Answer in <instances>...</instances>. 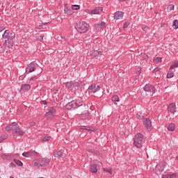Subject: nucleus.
Instances as JSON below:
<instances>
[{
    "label": "nucleus",
    "mask_w": 178,
    "mask_h": 178,
    "mask_svg": "<svg viewBox=\"0 0 178 178\" xmlns=\"http://www.w3.org/2000/svg\"><path fill=\"white\" fill-rule=\"evenodd\" d=\"M90 170L92 173H97L98 172V169H97V164H92L90 165Z\"/></svg>",
    "instance_id": "nucleus-24"
},
{
    "label": "nucleus",
    "mask_w": 178,
    "mask_h": 178,
    "mask_svg": "<svg viewBox=\"0 0 178 178\" xmlns=\"http://www.w3.org/2000/svg\"><path fill=\"white\" fill-rule=\"evenodd\" d=\"M6 131H13V134H19V136H23L24 131H22L20 126L17 122H13L12 124L6 127Z\"/></svg>",
    "instance_id": "nucleus-1"
},
{
    "label": "nucleus",
    "mask_w": 178,
    "mask_h": 178,
    "mask_svg": "<svg viewBox=\"0 0 178 178\" xmlns=\"http://www.w3.org/2000/svg\"><path fill=\"white\" fill-rule=\"evenodd\" d=\"M102 10H104V8L102 7H96L92 10L86 9L85 12L86 13H88L89 15H99L101 12H102Z\"/></svg>",
    "instance_id": "nucleus-8"
},
{
    "label": "nucleus",
    "mask_w": 178,
    "mask_h": 178,
    "mask_svg": "<svg viewBox=\"0 0 178 178\" xmlns=\"http://www.w3.org/2000/svg\"><path fill=\"white\" fill-rule=\"evenodd\" d=\"M162 62V58L157 57L154 60V63L158 64Z\"/></svg>",
    "instance_id": "nucleus-34"
},
{
    "label": "nucleus",
    "mask_w": 178,
    "mask_h": 178,
    "mask_svg": "<svg viewBox=\"0 0 178 178\" xmlns=\"http://www.w3.org/2000/svg\"><path fill=\"white\" fill-rule=\"evenodd\" d=\"M6 140V136H1L0 137V143H2V141H3V140Z\"/></svg>",
    "instance_id": "nucleus-44"
},
{
    "label": "nucleus",
    "mask_w": 178,
    "mask_h": 178,
    "mask_svg": "<svg viewBox=\"0 0 178 178\" xmlns=\"http://www.w3.org/2000/svg\"><path fill=\"white\" fill-rule=\"evenodd\" d=\"M168 112H170V113L176 112V105L175 104L172 103L168 106Z\"/></svg>",
    "instance_id": "nucleus-19"
},
{
    "label": "nucleus",
    "mask_w": 178,
    "mask_h": 178,
    "mask_svg": "<svg viewBox=\"0 0 178 178\" xmlns=\"http://www.w3.org/2000/svg\"><path fill=\"white\" fill-rule=\"evenodd\" d=\"M100 165H102V163H99Z\"/></svg>",
    "instance_id": "nucleus-53"
},
{
    "label": "nucleus",
    "mask_w": 178,
    "mask_h": 178,
    "mask_svg": "<svg viewBox=\"0 0 178 178\" xmlns=\"http://www.w3.org/2000/svg\"><path fill=\"white\" fill-rule=\"evenodd\" d=\"M140 58L142 59V60H148V55H147L145 54H141Z\"/></svg>",
    "instance_id": "nucleus-33"
},
{
    "label": "nucleus",
    "mask_w": 178,
    "mask_h": 178,
    "mask_svg": "<svg viewBox=\"0 0 178 178\" xmlns=\"http://www.w3.org/2000/svg\"><path fill=\"white\" fill-rule=\"evenodd\" d=\"M40 104H42V105H47V101L45 100L41 101Z\"/></svg>",
    "instance_id": "nucleus-48"
},
{
    "label": "nucleus",
    "mask_w": 178,
    "mask_h": 178,
    "mask_svg": "<svg viewBox=\"0 0 178 178\" xmlns=\"http://www.w3.org/2000/svg\"><path fill=\"white\" fill-rule=\"evenodd\" d=\"M148 27H147V26H142V30H143V31H147V30H148Z\"/></svg>",
    "instance_id": "nucleus-47"
},
{
    "label": "nucleus",
    "mask_w": 178,
    "mask_h": 178,
    "mask_svg": "<svg viewBox=\"0 0 178 178\" xmlns=\"http://www.w3.org/2000/svg\"><path fill=\"white\" fill-rule=\"evenodd\" d=\"M34 155V152H24L22 153V156L26 158H30V156H33Z\"/></svg>",
    "instance_id": "nucleus-22"
},
{
    "label": "nucleus",
    "mask_w": 178,
    "mask_h": 178,
    "mask_svg": "<svg viewBox=\"0 0 178 178\" xmlns=\"http://www.w3.org/2000/svg\"><path fill=\"white\" fill-rule=\"evenodd\" d=\"M54 157L57 158V159H60V158H62V156H63V153H62V152L60 151H58L54 152Z\"/></svg>",
    "instance_id": "nucleus-23"
},
{
    "label": "nucleus",
    "mask_w": 178,
    "mask_h": 178,
    "mask_svg": "<svg viewBox=\"0 0 178 178\" xmlns=\"http://www.w3.org/2000/svg\"><path fill=\"white\" fill-rule=\"evenodd\" d=\"M167 9L170 12V10H173L175 9V6H173L172 4L169 5Z\"/></svg>",
    "instance_id": "nucleus-40"
},
{
    "label": "nucleus",
    "mask_w": 178,
    "mask_h": 178,
    "mask_svg": "<svg viewBox=\"0 0 178 178\" xmlns=\"http://www.w3.org/2000/svg\"><path fill=\"white\" fill-rule=\"evenodd\" d=\"M13 162H15V163H16V165H17L18 166H23V163L20 161V160L14 159Z\"/></svg>",
    "instance_id": "nucleus-29"
},
{
    "label": "nucleus",
    "mask_w": 178,
    "mask_h": 178,
    "mask_svg": "<svg viewBox=\"0 0 178 178\" xmlns=\"http://www.w3.org/2000/svg\"><path fill=\"white\" fill-rule=\"evenodd\" d=\"M144 141V135L141 133L136 134L134 138V144L136 148H141Z\"/></svg>",
    "instance_id": "nucleus-5"
},
{
    "label": "nucleus",
    "mask_w": 178,
    "mask_h": 178,
    "mask_svg": "<svg viewBox=\"0 0 178 178\" xmlns=\"http://www.w3.org/2000/svg\"><path fill=\"white\" fill-rule=\"evenodd\" d=\"M143 124L145 128H147V130L149 131V127L152 125L151 122V120L149 118H144L143 119Z\"/></svg>",
    "instance_id": "nucleus-15"
},
{
    "label": "nucleus",
    "mask_w": 178,
    "mask_h": 178,
    "mask_svg": "<svg viewBox=\"0 0 178 178\" xmlns=\"http://www.w3.org/2000/svg\"><path fill=\"white\" fill-rule=\"evenodd\" d=\"M10 178H15V177H13V176H11Z\"/></svg>",
    "instance_id": "nucleus-52"
},
{
    "label": "nucleus",
    "mask_w": 178,
    "mask_h": 178,
    "mask_svg": "<svg viewBox=\"0 0 178 178\" xmlns=\"http://www.w3.org/2000/svg\"><path fill=\"white\" fill-rule=\"evenodd\" d=\"M80 119H81L82 120H87V119H90V113L88 112V111H86L81 114Z\"/></svg>",
    "instance_id": "nucleus-16"
},
{
    "label": "nucleus",
    "mask_w": 178,
    "mask_h": 178,
    "mask_svg": "<svg viewBox=\"0 0 178 178\" xmlns=\"http://www.w3.org/2000/svg\"><path fill=\"white\" fill-rule=\"evenodd\" d=\"M51 137L49 136H45L43 138H42V143H45V141H49Z\"/></svg>",
    "instance_id": "nucleus-37"
},
{
    "label": "nucleus",
    "mask_w": 178,
    "mask_h": 178,
    "mask_svg": "<svg viewBox=\"0 0 178 178\" xmlns=\"http://www.w3.org/2000/svg\"><path fill=\"white\" fill-rule=\"evenodd\" d=\"M3 38L7 39L5 40V42H10L11 41H13V40H15V38H16V36L15 35V33L10 32L9 31V30H6L3 33V34L2 35Z\"/></svg>",
    "instance_id": "nucleus-6"
},
{
    "label": "nucleus",
    "mask_w": 178,
    "mask_h": 178,
    "mask_svg": "<svg viewBox=\"0 0 178 178\" xmlns=\"http://www.w3.org/2000/svg\"><path fill=\"white\" fill-rule=\"evenodd\" d=\"M3 30H5V27L4 26H0V33L1 31H3Z\"/></svg>",
    "instance_id": "nucleus-49"
},
{
    "label": "nucleus",
    "mask_w": 178,
    "mask_h": 178,
    "mask_svg": "<svg viewBox=\"0 0 178 178\" xmlns=\"http://www.w3.org/2000/svg\"><path fill=\"white\" fill-rule=\"evenodd\" d=\"M103 170L104 172H107V173H110V175H112V168H103Z\"/></svg>",
    "instance_id": "nucleus-38"
},
{
    "label": "nucleus",
    "mask_w": 178,
    "mask_h": 178,
    "mask_svg": "<svg viewBox=\"0 0 178 178\" xmlns=\"http://www.w3.org/2000/svg\"><path fill=\"white\" fill-rule=\"evenodd\" d=\"M37 80V76H32L29 79V81H35Z\"/></svg>",
    "instance_id": "nucleus-45"
},
{
    "label": "nucleus",
    "mask_w": 178,
    "mask_h": 178,
    "mask_svg": "<svg viewBox=\"0 0 178 178\" xmlns=\"http://www.w3.org/2000/svg\"><path fill=\"white\" fill-rule=\"evenodd\" d=\"M106 26V23H105V22H101L95 24V29H96V30L99 31V30H102L105 29Z\"/></svg>",
    "instance_id": "nucleus-12"
},
{
    "label": "nucleus",
    "mask_w": 178,
    "mask_h": 178,
    "mask_svg": "<svg viewBox=\"0 0 178 178\" xmlns=\"http://www.w3.org/2000/svg\"><path fill=\"white\" fill-rule=\"evenodd\" d=\"M111 101L113 102H119V96L118 95H114L111 98Z\"/></svg>",
    "instance_id": "nucleus-30"
},
{
    "label": "nucleus",
    "mask_w": 178,
    "mask_h": 178,
    "mask_svg": "<svg viewBox=\"0 0 178 178\" xmlns=\"http://www.w3.org/2000/svg\"><path fill=\"white\" fill-rule=\"evenodd\" d=\"M2 159H5L6 161H8L9 159H10V155L9 154H1V155Z\"/></svg>",
    "instance_id": "nucleus-28"
},
{
    "label": "nucleus",
    "mask_w": 178,
    "mask_h": 178,
    "mask_svg": "<svg viewBox=\"0 0 178 178\" xmlns=\"http://www.w3.org/2000/svg\"><path fill=\"white\" fill-rule=\"evenodd\" d=\"M10 168H16V164L14 163H10Z\"/></svg>",
    "instance_id": "nucleus-46"
},
{
    "label": "nucleus",
    "mask_w": 178,
    "mask_h": 178,
    "mask_svg": "<svg viewBox=\"0 0 178 178\" xmlns=\"http://www.w3.org/2000/svg\"><path fill=\"white\" fill-rule=\"evenodd\" d=\"M34 70H35V64L31 63L26 68V73H32Z\"/></svg>",
    "instance_id": "nucleus-14"
},
{
    "label": "nucleus",
    "mask_w": 178,
    "mask_h": 178,
    "mask_svg": "<svg viewBox=\"0 0 178 178\" xmlns=\"http://www.w3.org/2000/svg\"><path fill=\"white\" fill-rule=\"evenodd\" d=\"M136 118L137 119H139L140 120H141V119L144 118V115H143V113H141V112H138L136 114Z\"/></svg>",
    "instance_id": "nucleus-32"
},
{
    "label": "nucleus",
    "mask_w": 178,
    "mask_h": 178,
    "mask_svg": "<svg viewBox=\"0 0 178 178\" xmlns=\"http://www.w3.org/2000/svg\"><path fill=\"white\" fill-rule=\"evenodd\" d=\"M89 27L90 25H88V24L83 21L79 22L75 26L76 30L78 31V33H80L81 34H83V33H87V31H88Z\"/></svg>",
    "instance_id": "nucleus-3"
},
{
    "label": "nucleus",
    "mask_w": 178,
    "mask_h": 178,
    "mask_svg": "<svg viewBox=\"0 0 178 178\" xmlns=\"http://www.w3.org/2000/svg\"><path fill=\"white\" fill-rule=\"evenodd\" d=\"M56 113V110L54 107H50L48 111L45 113V118L47 119H51Z\"/></svg>",
    "instance_id": "nucleus-9"
},
{
    "label": "nucleus",
    "mask_w": 178,
    "mask_h": 178,
    "mask_svg": "<svg viewBox=\"0 0 178 178\" xmlns=\"http://www.w3.org/2000/svg\"><path fill=\"white\" fill-rule=\"evenodd\" d=\"M65 86H66L67 88H69L70 90H72V88H73V81H70V82H67L65 83Z\"/></svg>",
    "instance_id": "nucleus-27"
},
{
    "label": "nucleus",
    "mask_w": 178,
    "mask_h": 178,
    "mask_svg": "<svg viewBox=\"0 0 178 178\" xmlns=\"http://www.w3.org/2000/svg\"><path fill=\"white\" fill-rule=\"evenodd\" d=\"M50 162L51 160L49 159L40 158L36 160H33L32 163L34 165V166H36V168H45L49 165Z\"/></svg>",
    "instance_id": "nucleus-2"
},
{
    "label": "nucleus",
    "mask_w": 178,
    "mask_h": 178,
    "mask_svg": "<svg viewBox=\"0 0 178 178\" xmlns=\"http://www.w3.org/2000/svg\"><path fill=\"white\" fill-rule=\"evenodd\" d=\"M165 168H166V162L161 161L160 162L156 167L154 172L156 175H161L162 172H163Z\"/></svg>",
    "instance_id": "nucleus-7"
},
{
    "label": "nucleus",
    "mask_w": 178,
    "mask_h": 178,
    "mask_svg": "<svg viewBox=\"0 0 178 178\" xmlns=\"http://www.w3.org/2000/svg\"><path fill=\"white\" fill-rule=\"evenodd\" d=\"M89 55H90L92 59H98V58H99V56L102 55V51H98L97 50H92L90 51Z\"/></svg>",
    "instance_id": "nucleus-10"
},
{
    "label": "nucleus",
    "mask_w": 178,
    "mask_h": 178,
    "mask_svg": "<svg viewBox=\"0 0 178 178\" xmlns=\"http://www.w3.org/2000/svg\"><path fill=\"white\" fill-rule=\"evenodd\" d=\"M176 176H177V174L175 173V174H167V175H163L162 178H173V177H176Z\"/></svg>",
    "instance_id": "nucleus-26"
},
{
    "label": "nucleus",
    "mask_w": 178,
    "mask_h": 178,
    "mask_svg": "<svg viewBox=\"0 0 178 178\" xmlns=\"http://www.w3.org/2000/svg\"><path fill=\"white\" fill-rule=\"evenodd\" d=\"M129 24H130V23H129V22H124V26H123V29H127V27H129Z\"/></svg>",
    "instance_id": "nucleus-42"
},
{
    "label": "nucleus",
    "mask_w": 178,
    "mask_h": 178,
    "mask_svg": "<svg viewBox=\"0 0 178 178\" xmlns=\"http://www.w3.org/2000/svg\"><path fill=\"white\" fill-rule=\"evenodd\" d=\"M143 90L146 92H154V91H155V87L151 84H146L144 86Z\"/></svg>",
    "instance_id": "nucleus-13"
},
{
    "label": "nucleus",
    "mask_w": 178,
    "mask_h": 178,
    "mask_svg": "<svg viewBox=\"0 0 178 178\" xmlns=\"http://www.w3.org/2000/svg\"><path fill=\"white\" fill-rule=\"evenodd\" d=\"M34 124V122H31V125L33 126Z\"/></svg>",
    "instance_id": "nucleus-51"
},
{
    "label": "nucleus",
    "mask_w": 178,
    "mask_h": 178,
    "mask_svg": "<svg viewBox=\"0 0 178 178\" xmlns=\"http://www.w3.org/2000/svg\"><path fill=\"white\" fill-rule=\"evenodd\" d=\"M114 19L115 20H120V19H123V12L118 11L115 13Z\"/></svg>",
    "instance_id": "nucleus-17"
},
{
    "label": "nucleus",
    "mask_w": 178,
    "mask_h": 178,
    "mask_svg": "<svg viewBox=\"0 0 178 178\" xmlns=\"http://www.w3.org/2000/svg\"><path fill=\"white\" fill-rule=\"evenodd\" d=\"M64 13L67 15H72V11L67 7V3H65Z\"/></svg>",
    "instance_id": "nucleus-25"
},
{
    "label": "nucleus",
    "mask_w": 178,
    "mask_h": 178,
    "mask_svg": "<svg viewBox=\"0 0 178 178\" xmlns=\"http://www.w3.org/2000/svg\"><path fill=\"white\" fill-rule=\"evenodd\" d=\"M88 90L90 91V92H98V91L101 90V86L99 85L92 83L88 87Z\"/></svg>",
    "instance_id": "nucleus-11"
},
{
    "label": "nucleus",
    "mask_w": 178,
    "mask_h": 178,
    "mask_svg": "<svg viewBox=\"0 0 178 178\" xmlns=\"http://www.w3.org/2000/svg\"><path fill=\"white\" fill-rule=\"evenodd\" d=\"M175 67H178V60L174 62L170 66V69H175Z\"/></svg>",
    "instance_id": "nucleus-31"
},
{
    "label": "nucleus",
    "mask_w": 178,
    "mask_h": 178,
    "mask_svg": "<svg viewBox=\"0 0 178 178\" xmlns=\"http://www.w3.org/2000/svg\"><path fill=\"white\" fill-rule=\"evenodd\" d=\"M30 88H31V86H30V84H22L21 86V91H29V90H30Z\"/></svg>",
    "instance_id": "nucleus-20"
},
{
    "label": "nucleus",
    "mask_w": 178,
    "mask_h": 178,
    "mask_svg": "<svg viewBox=\"0 0 178 178\" xmlns=\"http://www.w3.org/2000/svg\"><path fill=\"white\" fill-rule=\"evenodd\" d=\"M175 76V74L173 72H168L167 74V78L168 79H172Z\"/></svg>",
    "instance_id": "nucleus-39"
},
{
    "label": "nucleus",
    "mask_w": 178,
    "mask_h": 178,
    "mask_svg": "<svg viewBox=\"0 0 178 178\" xmlns=\"http://www.w3.org/2000/svg\"><path fill=\"white\" fill-rule=\"evenodd\" d=\"M121 2H125V1H127V0H119Z\"/></svg>",
    "instance_id": "nucleus-50"
},
{
    "label": "nucleus",
    "mask_w": 178,
    "mask_h": 178,
    "mask_svg": "<svg viewBox=\"0 0 178 178\" xmlns=\"http://www.w3.org/2000/svg\"><path fill=\"white\" fill-rule=\"evenodd\" d=\"M37 40H38V41L42 42V41H44V37L42 35L37 36Z\"/></svg>",
    "instance_id": "nucleus-41"
},
{
    "label": "nucleus",
    "mask_w": 178,
    "mask_h": 178,
    "mask_svg": "<svg viewBox=\"0 0 178 178\" xmlns=\"http://www.w3.org/2000/svg\"><path fill=\"white\" fill-rule=\"evenodd\" d=\"M72 9L73 10H79V9H80V6L79 5H72Z\"/></svg>",
    "instance_id": "nucleus-35"
},
{
    "label": "nucleus",
    "mask_w": 178,
    "mask_h": 178,
    "mask_svg": "<svg viewBox=\"0 0 178 178\" xmlns=\"http://www.w3.org/2000/svg\"><path fill=\"white\" fill-rule=\"evenodd\" d=\"M81 87V82H74L72 81V90L76 91Z\"/></svg>",
    "instance_id": "nucleus-18"
},
{
    "label": "nucleus",
    "mask_w": 178,
    "mask_h": 178,
    "mask_svg": "<svg viewBox=\"0 0 178 178\" xmlns=\"http://www.w3.org/2000/svg\"><path fill=\"white\" fill-rule=\"evenodd\" d=\"M140 74H141V68H138V72H136V77H138V76H140Z\"/></svg>",
    "instance_id": "nucleus-43"
},
{
    "label": "nucleus",
    "mask_w": 178,
    "mask_h": 178,
    "mask_svg": "<svg viewBox=\"0 0 178 178\" xmlns=\"http://www.w3.org/2000/svg\"><path fill=\"white\" fill-rule=\"evenodd\" d=\"M172 26H173L174 29H178V20L177 19H175L173 22V25Z\"/></svg>",
    "instance_id": "nucleus-36"
},
{
    "label": "nucleus",
    "mask_w": 178,
    "mask_h": 178,
    "mask_svg": "<svg viewBox=\"0 0 178 178\" xmlns=\"http://www.w3.org/2000/svg\"><path fill=\"white\" fill-rule=\"evenodd\" d=\"M80 106H83V102L81 99L72 100L71 102L65 105V108L68 111H72V109H77V108H80Z\"/></svg>",
    "instance_id": "nucleus-4"
},
{
    "label": "nucleus",
    "mask_w": 178,
    "mask_h": 178,
    "mask_svg": "<svg viewBox=\"0 0 178 178\" xmlns=\"http://www.w3.org/2000/svg\"><path fill=\"white\" fill-rule=\"evenodd\" d=\"M167 129L168 131H173L176 129V124H175L174 123H169L167 125Z\"/></svg>",
    "instance_id": "nucleus-21"
}]
</instances>
